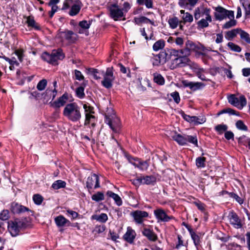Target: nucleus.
Instances as JSON below:
<instances>
[{
  "label": "nucleus",
  "instance_id": "obj_8",
  "mask_svg": "<svg viewBox=\"0 0 250 250\" xmlns=\"http://www.w3.org/2000/svg\"><path fill=\"white\" fill-rule=\"evenodd\" d=\"M228 100L229 104L240 109L247 104V100L244 95H241L238 99L235 95L231 94L228 96Z\"/></svg>",
  "mask_w": 250,
  "mask_h": 250
},
{
  "label": "nucleus",
  "instance_id": "obj_57",
  "mask_svg": "<svg viewBox=\"0 0 250 250\" xmlns=\"http://www.w3.org/2000/svg\"><path fill=\"white\" fill-rule=\"evenodd\" d=\"M236 126L239 130L243 131H248V127L245 125L243 121L242 120H239L236 122Z\"/></svg>",
  "mask_w": 250,
  "mask_h": 250
},
{
  "label": "nucleus",
  "instance_id": "obj_33",
  "mask_svg": "<svg viewBox=\"0 0 250 250\" xmlns=\"http://www.w3.org/2000/svg\"><path fill=\"white\" fill-rule=\"evenodd\" d=\"M153 81L158 85H163L165 84V80L162 75L158 73L153 74Z\"/></svg>",
  "mask_w": 250,
  "mask_h": 250
},
{
  "label": "nucleus",
  "instance_id": "obj_26",
  "mask_svg": "<svg viewBox=\"0 0 250 250\" xmlns=\"http://www.w3.org/2000/svg\"><path fill=\"white\" fill-rule=\"evenodd\" d=\"M142 184L147 185H154L156 183V177L154 175H146L142 176Z\"/></svg>",
  "mask_w": 250,
  "mask_h": 250
},
{
  "label": "nucleus",
  "instance_id": "obj_49",
  "mask_svg": "<svg viewBox=\"0 0 250 250\" xmlns=\"http://www.w3.org/2000/svg\"><path fill=\"white\" fill-rule=\"evenodd\" d=\"M57 93V90L55 88H54L53 90L47 89L45 90V92L42 94V95H44V99H46V97H45L46 96H47L49 95L52 96V100H53L55 98Z\"/></svg>",
  "mask_w": 250,
  "mask_h": 250
},
{
  "label": "nucleus",
  "instance_id": "obj_44",
  "mask_svg": "<svg viewBox=\"0 0 250 250\" xmlns=\"http://www.w3.org/2000/svg\"><path fill=\"white\" fill-rule=\"evenodd\" d=\"M168 24L169 26L172 29L176 28L178 24L180 23V21H179L178 19L176 17H174L172 18H170L168 21Z\"/></svg>",
  "mask_w": 250,
  "mask_h": 250
},
{
  "label": "nucleus",
  "instance_id": "obj_20",
  "mask_svg": "<svg viewBox=\"0 0 250 250\" xmlns=\"http://www.w3.org/2000/svg\"><path fill=\"white\" fill-rule=\"evenodd\" d=\"M214 17L216 20L222 21L227 17V10L224 7L218 6L215 9Z\"/></svg>",
  "mask_w": 250,
  "mask_h": 250
},
{
  "label": "nucleus",
  "instance_id": "obj_37",
  "mask_svg": "<svg viewBox=\"0 0 250 250\" xmlns=\"http://www.w3.org/2000/svg\"><path fill=\"white\" fill-rule=\"evenodd\" d=\"M189 40L187 41L185 43V47L184 49L178 50L179 53L181 54L182 56H186L188 57L191 54V50L188 47Z\"/></svg>",
  "mask_w": 250,
  "mask_h": 250
},
{
  "label": "nucleus",
  "instance_id": "obj_50",
  "mask_svg": "<svg viewBox=\"0 0 250 250\" xmlns=\"http://www.w3.org/2000/svg\"><path fill=\"white\" fill-rule=\"evenodd\" d=\"M91 23L92 21H87L86 20H83L79 22V26L82 28L88 30V29L90 28Z\"/></svg>",
  "mask_w": 250,
  "mask_h": 250
},
{
  "label": "nucleus",
  "instance_id": "obj_38",
  "mask_svg": "<svg viewBox=\"0 0 250 250\" xmlns=\"http://www.w3.org/2000/svg\"><path fill=\"white\" fill-rule=\"evenodd\" d=\"M165 45V42L163 39H160L155 42L153 45V49L155 51H157L162 49Z\"/></svg>",
  "mask_w": 250,
  "mask_h": 250
},
{
  "label": "nucleus",
  "instance_id": "obj_21",
  "mask_svg": "<svg viewBox=\"0 0 250 250\" xmlns=\"http://www.w3.org/2000/svg\"><path fill=\"white\" fill-rule=\"evenodd\" d=\"M170 135L172 139L176 142L179 145L185 146L187 145L186 135L183 136L178 133L176 131H173L171 132Z\"/></svg>",
  "mask_w": 250,
  "mask_h": 250
},
{
  "label": "nucleus",
  "instance_id": "obj_60",
  "mask_svg": "<svg viewBox=\"0 0 250 250\" xmlns=\"http://www.w3.org/2000/svg\"><path fill=\"white\" fill-rule=\"evenodd\" d=\"M229 195L230 197L234 199L240 205L242 204L244 202L243 200L241 197H240L237 194L234 192H230L229 193Z\"/></svg>",
  "mask_w": 250,
  "mask_h": 250
},
{
  "label": "nucleus",
  "instance_id": "obj_17",
  "mask_svg": "<svg viewBox=\"0 0 250 250\" xmlns=\"http://www.w3.org/2000/svg\"><path fill=\"white\" fill-rule=\"evenodd\" d=\"M63 35V37L70 43H75L79 39L78 35L72 31L65 30L61 32Z\"/></svg>",
  "mask_w": 250,
  "mask_h": 250
},
{
  "label": "nucleus",
  "instance_id": "obj_19",
  "mask_svg": "<svg viewBox=\"0 0 250 250\" xmlns=\"http://www.w3.org/2000/svg\"><path fill=\"white\" fill-rule=\"evenodd\" d=\"M229 216V222L231 225H233L234 228L237 229L242 228V224L241 220L235 212L233 211L230 212Z\"/></svg>",
  "mask_w": 250,
  "mask_h": 250
},
{
  "label": "nucleus",
  "instance_id": "obj_4",
  "mask_svg": "<svg viewBox=\"0 0 250 250\" xmlns=\"http://www.w3.org/2000/svg\"><path fill=\"white\" fill-rule=\"evenodd\" d=\"M41 57L43 60L55 65L58 64V60H62L64 58L65 54L61 48H58L53 50L51 54L47 52H43Z\"/></svg>",
  "mask_w": 250,
  "mask_h": 250
},
{
  "label": "nucleus",
  "instance_id": "obj_31",
  "mask_svg": "<svg viewBox=\"0 0 250 250\" xmlns=\"http://www.w3.org/2000/svg\"><path fill=\"white\" fill-rule=\"evenodd\" d=\"M28 27H31L36 30H40V26L36 23L34 20V17L28 16L27 17V21H26Z\"/></svg>",
  "mask_w": 250,
  "mask_h": 250
},
{
  "label": "nucleus",
  "instance_id": "obj_12",
  "mask_svg": "<svg viewBox=\"0 0 250 250\" xmlns=\"http://www.w3.org/2000/svg\"><path fill=\"white\" fill-rule=\"evenodd\" d=\"M154 214L158 222H167L174 219L173 216H168L162 208H157L154 210Z\"/></svg>",
  "mask_w": 250,
  "mask_h": 250
},
{
  "label": "nucleus",
  "instance_id": "obj_53",
  "mask_svg": "<svg viewBox=\"0 0 250 250\" xmlns=\"http://www.w3.org/2000/svg\"><path fill=\"white\" fill-rule=\"evenodd\" d=\"M240 32L241 39L244 40L247 43L250 44V37L249 34L241 29L240 30Z\"/></svg>",
  "mask_w": 250,
  "mask_h": 250
},
{
  "label": "nucleus",
  "instance_id": "obj_23",
  "mask_svg": "<svg viewBox=\"0 0 250 250\" xmlns=\"http://www.w3.org/2000/svg\"><path fill=\"white\" fill-rule=\"evenodd\" d=\"M55 222L58 227L72 226L71 222L62 215H60L55 218Z\"/></svg>",
  "mask_w": 250,
  "mask_h": 250
},
{
  "label": "nucleus",
  "instance_id": "obj_45",
  "mask_svg": "<svg viewBox=\"0 0 250 250\" xmlns=\"http://www.w3.org/2000/svg\"><path fill=\"white\" fill-rule=\"evenodd\" d=\"M186 138L187 140V143L188 142L192 144L195 146H198V140L197 138L196 135L191 136V135H186Z\"/></svg>",
  "mask_w": 250,
  "mask_h": 250
},
{
  "label": "nucleus",
  "instance_id": "obj_1",
  "mask_svg": "<svg viewBox=\"0 0 250 250\" xmlns=\"http://www.w3.org/2000/svg\"><path fill=\"white\" fill-rule=\"evenodd\" d=\"M104 113V122L115 133L120 130V121L116 116L115 113L110 104L103 109Z\"/></svg>",
  "mask_w": 250,
  "mask_h": 250
},
{
  "label": "nucleus",
  "instance_id": "obj_63",
  "mask_svg": "<svg viewBox=\"0 0 250 250\" xmlns=\"http://www.w3.org/2000/svg\"><path fill=\"white\" fill-rule=\"evenodd\" d=\"M170 95L176 104H178L180 103L181 99L178 92L175 91V92L171 93Z\"/></svg>",
  "mask_w": 250,
  "mask_h": 250
},
{
  "label": "nucleus",
  "instance_id": "obj_51",
  "mask_svg": "<svg viewBox=\"0 0 250 250\" xmlns=\"http://www.w3.org/2000/svg\"><path fill=\"white\" fill-rule=\"evenodd\" d=\"M249 140H250V138L246 137L245 135H243L238 139V143L240 145L248 146Z\"/></svg>",
  "mask_w": 250,
  "mask_h": 250
},
{
  "label": "nucleus",
  "instance_id": "obj_43",
  "mask_svg": "<svg viewBox=\"0 0 250 250\" xmlns=\"http://www.w3.org/2000/svg\"><path fill=\"white\" fill-rule=\"evenodd\" d=\"M16 222L18 224V226L20 228V229H25L26 228L28 225H29L28 221L26 218H25L24 219H16Z\"/></svg>",
  "mask_w": 250,
  "mask_h": 250
},
{
  "label": "nucleus",
  "instance_id": "obj_3",
  "mask_svg": "<svg viewBox=\"0 0 250 250\" xmlns=\"http://www.w3.org/2000/svg\"><path fill=\"white\" fill-rule=\"evenodd\" d=\"M63 115L69 121L79 122L82 118L81 107L75 102L67 104L63 109Z\"/></svg>",
  "mask_w": 250,
  "mask_h": 250
},
{
  "label": "nucleus",
  "instance_id": "obj_52",
  "mask_svg": "<svg viewBox=\"0 0 250 250\" xmlns=\"http://www.w3.org/2000/svg\"><path fill=\"white\" fill-rule=\"evenodd\" d=\"M237 21L234 19H230L226 22L222 26L223 29H229L236 25Z\"/></svg>",
  "mask_w": 250,
  "mask_h": 250
},
{
  "label": "nucleus",
  "instance_id": "obj_40",
  "mask_svg": "<svg viewBox=\"0 0 250 250\" xmlns=\"http://www.w3.org/2000/svg\"><path fill=\"white\" fill-rule=\"evenodd\" d=\"M182 21H180V23L185 24L187 22H191L193 20L192 15L188 12H186L185 15H184L182 17Z\"/></svg>",
  "mask_w": 250,
  "mask_h": 250
},
{
  "label": "nucleus",
  "instance_id": "obj_36",
  "mask_svg": "<svg viewBox=\"0 0 250 250\" xmlns=\"http://www.w3.org/2000/svg\"><path fill=\"white\" fill-rule=\"evenodd\" d=\"M136 2L139 5H145L148 9L152 8L153 7V0H136Z\"/></svg>",
  "mask_w": 250,
  "mask_h": 250
},
{
  "label": "nucleus",
  "instance_id": "obj_22",
  "mask_svg": "<svg viewBox=\"0 0 250 250\" xmlns=\"http://www.w3.org/2000/svg\"><path fill=\"white\" fill-rule=\"evenodd\" d=\"M143 235L146 237L150 241L155 242L158 239L157 235L152 229L145 228L142 230Z\"/></svg>",
  "mask_w": 250,
  "mask_h": 250
},
{
  "label": "nucleus",
  "instance_id": "obj_61",
  "mask_svg": "<svg viewBox=\"0 0 250 250\" xmlns=\"http://www.w3.org/2000/svg\"><path fill=\"white\" fill-rule=\"evenodd\" d=\"M215 130L220 134H222L223 131H226L228 126L226 125H218L215 126Z\"/></svg>",
  "mask_w": 250,
  "mask_h": 250
},
{
  "label": "nucleus",
  "instance_id": "obj_56",
  "mask_svg": "<svg viewBox=\"0 0 250 250\" xmlns=\"http://www.w3.org/2000/svg\"><path fill=\"white\" fill-rule=\"evenodd\" d=\"M33 200L35 204L40 205L42 203L43 198L41 195L36 194L33 195Z\"/></svg>",
  "mask_w": 250,
  "mask_h": 250
},
{
  "label": "nucleus",
  "instance_id": "obj_30",
  "mask_svg": "<svg viewBox=\"0 0 250 250\" xmlns=\"http://www.w3.org/2000/svg\"><path fill=\"white\" fill-rule=\"evenodd\" d=\"M134 22L136 24H138V25H140L143 23H149L151 25L155 26V25L154 24V22L153 21L150 20V19H148L147 18H146V17H145V16H141V17H140L138 18L136 17L134 19Z\"/></svg>",
  "mask_w": 250,
  "mask_h": 250
},
{
  "label": "nucleus",
  "instance_id": "obj_42",
  "mask_svg": "<svg viewBox=\"0 0 250 250\" xmlns=\"http://www.w3.org/2000/svg\"><path fill=\"white\" fill-rule=\"evenodd\" d=\"M91 199L93 201L99 202L104 199V195L102 192L98 191L91 196Z\"/></svg>",
  "mask_w": 250,
  "mask_h": 250
},
{
  "label": "nucleus",
  "instance_id": "obj_32",
  "mask_svg": "<svg viewBox=\"0 0 250 250\" xmlns=\"http://www.w3.org/2000/svg\"><path fill=\"white\" fill-rule=\"evenodd\" d=\"M240 30H241V29L236 28L230 31H227L226 33L225 38L228 40H231L234 37H235L238 34L240 33Z\"/></svg>",
  "mask_w": 250,
  "mask_h": 250
},
{
  "label": "nucleus",
  "instance_id": "obj_10",
  "mask_svg": "<svg viewBox=\"0 0 250 250\" xmlns=\"http://www.w3.org/2000/svg\"><path fill=\"white\" fill-rule=\"evenodd\" d=\"M86 187L89 193H91L90 190L93 188L96 189L100 188V179L99 176L95 173L92 174L87 178L86 182Z\"/></svg>",
  "mask_w": 250,
  "mask_h": 250
},
{
  "label": "nucleus",
  "instance_id": "obj_28",
  "mask_svg": "<svg viewBox=\"0 0 250 250\" xmlns=\"http://www.w3.org/2000/svg\"><path fill=\"white\" fill-rule=\"evenodd\" d=\"M8 229L12 236H17L21 229L18 226V224L15 220L10 223Z\"/></svg>",
  "mask_w": 250,
  "mask_h": 250
},
{
  "label": "nucleus",
  "instance_id": "obj_24",
  "mask_svg": "<svg viewBox=\"0 0 250 250\" xmlns=\"http://www.w3.org/2000/svg\"><path fill=\"white\" fill-rule=\"evenodd\" d=\"M135 236V231L130 227H128L126 232L123 236V238L127 242L131 244L133 242Z\"/></svg>",
  "mask_w": 250,
  "mask_h": 250
},
{
  "label": "nucleus",
  "instance_id": "obj_27",
  "mask_svg": "<svg viewBox=\"0 0 250 250\" xmlns=\"http://www.w3.org/2000/svg\"><path fill=\"white\" fill-rule=\"evenodd\" d=\"M212 21L211 17L210 15H207L205 18H202L201 20L197 22L198 27L199 28H204L208 26V22H210Z\"/></svg>",
  "mask_w": 250,
  "mask_h": 250
},
{
  "label": "nucleus",
  "instance_id": "obj_48",
  "mask_svg": "<svg viewBox=\"0 0 250 250\" xmlns=\"http://www.w3.org/2000/svg\"><path fill=\"white\" fill-rule=\"evenodd\" d=\"M190 234L191 235L192 239L193 241L195 246H196V248L198 249V247L199 246L200 243L199 236L196 234V233L194 231L190 233Z\"/></svg>",
  "mask_w": 250,
  "mask_h": 250
},
{
  "label": "nucleus",
  "instance_id": "obj_59",
  "mask_svg": "<svg viewBox=\"0 0 250 250\" xmlns=\"http://www.w3.org/2000/svg\"><path fill=\"white\" fill-rule=\"evenodd\" d=\"M9 218L8 210H3L0 213V219L3 221L7 220Z\"/></svg>",
  "mask_w": 250,
  "mask_h": 250
},
{
  "label": "nucleus",
  "instance_id": "obj_62",
  "mask_svg": "<svg viewBox=\"0 0 250 250\" xmlns=\"http://www.w3.org/2000/svg\"><path fill=\"white\" fill-rule=\"evenodd\" d=\"M15 54L17 56L19 60L21 62L23 61V50L22 49H17L15 51Z\"/></svg>",
  "mask_w": 250,
  "mask_h": 250
},
{
  "label": "nucleus",
  "instance_id": "obj_9",
  "mask_svg": "<svg viewBox=\"0 0 250 250\" xmlns=\"http://www.w3.org/2000/svg\"><path fill=\"white\" fill-rule=\"evenodd\" d=\"M188 47L191 50V52H194L195 53L196 56L199 57L201 56H206V51L207 50L206 48L201 44V43H195L192 41L189 40Z\"/></svg>",
  "mask_w": 250,
  "mask_h": 250
},
{
  "label": "nucleus",
  "instance_id": "obj_18",
  "mask_svg": "<svg viewBox=\"0 0 250 250\" xmlns=\"http://www.w3.org/2000/svg\"><path fill=\"white\" fill-rule=\"evenodd\" d=\"M210 10L209 8L204 7H197L195 9L194 16L196 20H199L200 18H205L207 15H210Z\"/></svg>",
  "mask_w": 250,
  "mask_h": 250
},
{
  "label": "nucleus",
  "instance_id": "obj_11",
  "mask_svg": "<svg viewBox=\"0 0 250 250\" xmlns=\"http://www.w3.org/2000/svg\"><path fill=\"white\" fill-rule=\"evenodd\" d=\"M110 12V16L114 21H118L119 19L124 17L123 9L119 8L118 5L116 3L110 4L108 7Z\"/></svg>",
  "mask_w": 250,
  "mask_h": 250
},
{
  "label": "nucleus",
  "instance_id": "obj_55",
  "mask_svg": "<svg viewBox=\"0 0 250 250\" xmlns=\"http://www.w3.org/2000/svg\"><path fill=\"white\" fill-rule=\"evenodd\" d=\"M73 78L75 80H77L78 81H83L84 79V77L83 75L82 74L81 72L78 70L75 69L74 71V76Z\"/></svg>",
  "mask_w": 250,
  "mask_h": 250
},
{
  "label": "nucleus",
  "instance_id": "obj_5",
  "mask_svg": "<svg viewBox=\"0 0 250 250\" xmlns=\"http://www.w3.org/2000/svg\"><path fill=\"white\" fill-rule=\"evenodd\" d=\"M176 57V58L171 61L170 65V68L172 70L176 68L184 67L192 63V62L188 57L179 55V54Z\"/></svg>",
  "mask_w": 250,
  "mask_h": 250
},
{
  "label": "nucleus",
  "instance_id": "obj_2",
  "mask_svg": "<svg viewBox=\"0 0 250 250\" xmlns=\"http://www.w3.org/2000/svg\"><path fill=\"white\" fill-rule=\"evenodd\" d=\"M179 51L175 49L166 48L164 51H161L159 54L154 55L151 59L153 66H159L164 64L167 61L171 59L172 56H178Z\"/></svg>",
  "mask_w": 250,
  "mask_h": 250
},
{
  "label": "nucleus",
  "instance_id": "obj_13",
  "mask_svg": "<svg viewBox=\"0 0 250 250\" xmlns=\"http://www.w3.org/2000/svg\"><path fill=\"white\" fill-rule=\"evenodd\" d=\"M182 83L184 87H188L193 91L201 89L205 86L203 83L189 82L188 80L182 81Z\"/></svg>",
  "mask_w": 250,
  "mask_h": 250
},
{
  "label": "nucleus",
  "instance_id": "obj_25",
  "mask_svg": "<svg viewBox=\"0 0 250 250\" xmlns=\"http://www.w3.org/2000/svg\"><path fill=\"white\" fill-rule=\"evenodd\" d=\"M82 3L81 1L77 0L76 3L74 4L70 8L69 12V15L71 16H74L77 15L82 7Z\"/></svg>",
  "mask_w": 250,
  "mask_h": 250
},
{
  "label": "nucleus",
  "instance_id": "obj_35",
  "mask_svg": "<svg viewBox=\"0 0 250 250\" xmlns=\"http://www.w3.org/2000/svg\"><path fill=\"white\" fill-rule=\"evenodd\" d=\"M86 86V84L83 83L81 85L76 89V95L77 97L83 99L85 97V94L84 93V88Z\"/></svg>",
  "mask_w": 250,
  "mask_h": 250
},
{
  "label": "nucleus",
  "instance_id": "obj_34",
  "mask_svg": "<svg viewBox=\"0 0 250 250\" xmlns=\"http://www.w3.org/2000/svg\"><path fill=\"white\" fill-rule=\"evenodd\" d=\"M91 219L92 220H96L97 221L100 222L104 223H105L107 219L108 216L106 214L102 213L99 215H93L91 217Z\"/></svg>",
  "mask_w": 250,
  "mask_h": 250
},
{
  "label": "nucleus",
  "instance_id": "obj_41",
  "mask_svg": "<svg viewBox=\"0 0 250 250\" xmlns=\"http://www.w3.org/2000/svg\"><path fill=\"white\" fill-rule=\"evenodd\" d=\"M133 165L142 170H146L149 167V164L147 161H142L139 160L137 164H133Z\"/></svg>",
  "mask_w": 250,
  "mask_h": 250
},
{
  "label": "nucleus",
  "instance_id": "obj_47",
  "mask_svg": "<svg viewBox=\"0 0 250 250\" xmlns=\"http://www.w3.org/2000/svg\"><path fill=\"white\" fill-rule=\"evenodd\" d=\"M206 158L204 157H199L196 159V165L198 168L204 167Z\"/></svg>",
  "mask_w": 250,
  "mask_h": 250
},
{
  "label": "nucleus",
  "instance_id": "obj_14",
  "mask_svg": "<svg viewBox=\"0 0 250 250\" xmlns=\"http://www.w3.org/2000/svg\"><path fill=\"white\" fill-rule=\"evenodd\" d=\"M10 210L13 214H21L26 211L32 212L29 208L16 202L11 203Z\"/></svg>",
  "mask_w": 250,
  "mask_h": 250
},
{
  "label": "nucleus",
  "instance_id": "obj_46",
  "mask_svg": "<svg viewBox=\"0 0 250 250\" xmlns=\"http://www.w3.org/2000/svg\"><path fill=\"white\" fill-rule=\"evenodd\" d=\"M92 113H85V121L84 123V125L87 126L89 125L91 122L95 121V117L92 115Z\"/></svg>",
  "mask_w": 250,
  "mask_h": 250
},
{
  "label": "nucleus",
  "instance_id": "obj_7",
  "mask_svg": "<svg viewBox=\"0 0 250 250\" xmlns=\"http://www.w3.org/2000/svg\"><path fill=\"white\" fill-rule=\"evenodd\" d=\"M68 99V95L67 93H64L62 96L59 97L57 100L49 103L50 106L55 109L54 112V115L58 116L60 113V108L64 106L66 101Z\"/></svg>",
  "mask_w": 250,
  "mask_h": 250
},
{
  "label": "nucleus",
  "instance_id": "obj_54",
  "mask_svg": "<svg viewBox=\"0 0 250 250\" xmlns=\"http://www.w3.org/2000/svg\"><path fill=\"white\" fill-rule=\"evenodd\" d=\"M228 46L231 50L234 52H240L241 51V48L239 45L232 42H228Z\"/></svg>",
  "mask_w": 250,
  "mask_h": 250
},
{
  "label": "nucleus",
  "instance_id": "obj_64",
  "mask_svg": "<svg viewBox=\"0 0 250 250\" xmlns=\"http://www.w3.org/2000/svg\"><path fill=\"white\" fill-rule=\"evenodd\" d=\"M88 71L92 74L95 79L98 80L101 78L100 77L97 75V74L98 73V71L97 69L90 68L88 69Z\"/></svg>",
  "mask_w": 250,
  "mask_h": 250
},
{
  "label": "nucleus",
  "instance_id": "obj_16",
  "mask_svg": "<svg viewBox=\"0 0 250 250\" xmlns=\"http://www.w3.org/2000/svg\"><path fill=\"white\" fill-rule=\"evenodd\" d=\"M131 215L133 217L134 221L137 224H142L144 218H146L148 216L147 212L142 210H135L131 213Z\"/></svg>",
  "mask_w": 250,
  "mask_h": 250
},
{
  "label": "nucleus",
  "instance_id": "obj_58",
  "mask_svg": "<svg viewBox=\"0 0 250 250\" xmlns=\"http://www.w3.org/2000/svg\"><path fill=\"white\" fill-rule=\"evenodd\" d=\"M47 82L46 79L41 80L37 84V88L40 91L44 90L47 85Z\"/></svg>",
  "mask_w": 250,
  "mask_h": 250
},
{
  "label": "nucleus",
  "instance_id": "obj_15",
  "mask_svg": "<svg viewBox=\"0 0 250 250\" xmlns=\"http://www.w3.org/2000/svg\"><path fill=\"white\" fill-rule=\"evenodd\" d=\"M181 116L185 120L189 123H193L195 125L202 124L206 122L205 118H199L197 116H190L185 113L184 111L181 113Z\"/></svg>",
  "mask_w": 250,
  "mask_h": 250
},
{
  "label": "nucleus",
  "instance_id": "obj_29",
  "mask_svg": "<svg viewBox=\"0 0 250 250\" xmlns=\"http://www.w3.org/2000/svg\"><path fill=\"white\" fill-rule=\"evenodd\" d=\"M106 195L108 197L113 199L117 206H120L122 205L123 202L122 199L118 194L114 193L113 192L110 190H108L106 193Z\"/></svg>",
  "mask_w": 250,
  "mask_h": 250
},
{
  "label": "nucleus",
  "instance_id": "obj_6",
  "mask_svg": "<svg viewBox=\"0 0 250 250\" xmlns=\"http://www.w3.org/2000/svg\"><path fill=\"white\" fill-rule=\"evenodd\" d=\"M114 80L113 67L107 68L104 75V79L101 82L102 85L106 89H110L113 86L112 83Z\"/></svg>",
  "mask_w": 250,
  "mask_h": 250
},
{
  "label": "nucleus",
  "instance_id": "obj_39",
  "mask_svg": "<svg viewBox=\"0 0 250 250\" xmlns=\"http://www.w3.org/2000/svg\"><path fill=\"white\" fill-rule=\"evenodd\" d=\"M66 182L61 180H58L55 181L52 185L51 187L54 189H59L60 188L65 187Z\"/></svg>",
  "mask_w": 250,
  "mask_h": 250
}]
</instances>
